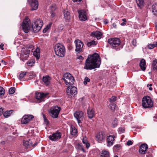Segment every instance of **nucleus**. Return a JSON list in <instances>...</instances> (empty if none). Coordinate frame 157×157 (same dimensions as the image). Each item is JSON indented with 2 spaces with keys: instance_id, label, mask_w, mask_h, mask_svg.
<instances>
[{
  "instance_id": "obj_51",
  "label": "nucleus",
  "mask_w": 157,
  "mask_h": 157,
  "mask_svg": "<svg viewBox=\"0 0 157 157\" xmlns=\"http://www.w3.org/2000/svg\"><path fill=\"white\" fill-rule=\"evenodd\" d=\"M77 59L81 60H82L83 59V58L82 56H78Z\"/></svg>"
},
{
  "instance_id": "obj_23",
  "label": "nucleus",
  "mask_w": 157,
  "mask_h": 157,
  "mask_svg": "<svg viewBox=\"0 0 157 157\" xmlns=\"http://www.w3.org/2000/svg\"><path fill=\"white\" fill-rule=\"evenodd\" d=\"M94 110L91 108H89L87 109V114L88 117L90 119L93 117L94 114Z\"/></svg>"
},
{
  "instance_id": "obj_8",
  "label": "nucleus",
  "mask_w": 157,
  "mask_h": 157,
  "mask_svg": "<svg viewBox=\"0 0 157 157\" xmlns=\"http://www.w3.org/2000/svg\"><path fill=\"white\" fill-rule=\"evenodd\" d=\"M61 109V108L57 106L52 107L50 109L51 116L52 117L54 118L58 117Z\"/></svg>"
},
{
  "instance_id": "obj_35",
  "label": "nucleus",
  "mask_w": 157,
  "mask_h": 157,
  "mask_svg": "<svg viewBox=\"0 0 157 157\" xmlns=\"http://www.w3.org/2000/svg\"><path fill=\"white\" fill-rule=\"evenodd\" d=\"M52 24V23H50L46 27L43 31V33H45L47 32V31L51 27Z\"/></svg>"
},
{
  "instance_id": "obj_7",
  "label": "nucleus",
  "mask_w": 157,
  "mask_h": 157,
  "mask_svg": "<svg viewBox=\"0 0 157 157\" xmlns=\"http://www.w3.org/2000/svg\"><path fill=\"white\" fill-rule=\"evenodd\" d=\"M30 50L28 48H24L22 49L21 52L20 58L23 61L28 59Z\"/></svg>"
},
{
  "instance_id": "obj_64",
  "label": "nucleus",
  "mask_w": 157,
  "mask_h": 157,
  "mask_svg": "<svg viewBox=\"0 0 157 157\" xmlns=\"http://www.w3.org/2000/svg\"><path fill=\"white\" fill-rule=\"evenodd\" d=\"M154 44H156V46H157V42H155Z\"/></svg>"
},
{
  "instance_id": "obj_61",
  "label": "nucleus",
  "mask_w": 157,
  "mask_h": 157,
  "mask_svg": "<svg viewBox=\"0 0 157 157\" xmlns=\"http://www.w3.org/2000/svg\"><path fill=\"white\" fill-rule=\"evenodd\" d=\"M152 86V84H148L147 85V87H148L149 86L150 87H151V86Z\"/></svg>"
},
{
  "instance_id": "obj_5",
  "label": "nucleus",
  "mask_w": 157,
  "mask_h": 157,
  "mask_svg": "<svg viewBox=\"0 0 157 157\" xmlns=\"http://www.w3.org/2000/svg\"><path fill=\"white\" fill-rule=\"evenodd\" d=\"M142 105L144 108H149L152 106L153 102L149 96H146L142 99Z\"/></svg>"
},
{
  "instance_id": "obj_15",
  "label": "nucleus",
  "mask_w": 157,
  "mask_h": 157,
  "mask_svg": "<svg viewBox=\"0 0 157 157\" xmlns=\"http://www.w3.org/2000/svg\"><path fill=\"white\" fill-rule=\"evenodd\" d=\"M36 144V143L33 144L32 141L30 140H24L23 141V145L26 148L31 149L32 148L34 147Z\"/></svg>"
},
{
  "instance_id": "obj_14",
  "label": "nucleus",
  "mask_w": 157,
  "mask_h": 157,
  "mask_svg": "<svg viewBox=\"0 0 157 157\" xmlns=\"http://www.w3.org/2000/svg\"><path fill=\"white\" fill-rule=\"evenodd\" d=\"M83 115L84 113L81 111H77L74 113V116L78 121V123L81 122Z\"/></svg>"
},
{
  "instance_id": "obj_41",
  "label": "nucleus",
  "mask_w": 157,
  "mask_h": 157,
  "mask_svg": "<svg viewBox=\"0 0 157 157\" xmlns=\"http://www.w3.org/2000/svg\"><path fill=\"white\" fill-rule=\"evenodd\" d=\"M156 46V44H150L148 45V48L149 49H151Z\"/></svg>"
},
{
  "instance_id": "obj_46",
  "label": "nucleus",
  "mask_w": 157,
  "mask_h": 157,
  "mask_svg": "<svg viewBox=\"0 0 157 157\" xmlns=\"http://www.w3.org/2000/svg\"><path fill=\"white\" fill-rule=\"evenodd\" d=\"M117 98L115 96H112L109 99L110 102H114L116 100Z\"/></svg>"
},
{
  "instance_id": "obj_6",
  "label": "nucleus",
  "mask_w": 157,
  "mask_h": 157,
  "mask_svg": "<svg viewBox=\"0 0 157 157\" xmlns=\"http://www.w3.org/2000/svg\"><path fill=\"white\" fill-rule=\"evenodd\" d=\"M63 79L65 82V83L68 85H71L74 83V78L72 75L69 73L65 74L63 76Z\"/></svg>"
},
{
  "instance_id": "obj_21",
  "label": "nucleus",
  "mask_w": 157,
  "mask_h": 157,
  "mask_svg": "<svg viewBox=\"0 0 157 157\" xmlns=\"http://www.w3.org/2000/svg\"><path fill=\"white\" fill-rule=\"evenodd\" d=\"M102 35V33L98 31L93 32L90 34L92 36L96 37L98 40L101 39Z\"/></svg>"
},
{
  "instance_id": "obj_56",
  "label": "nucleus",
  "mask_w": 157,
  "mask_h": 157,
  "mask_svg": "<svg viewBox=\"0 0 157 157\" xmlns=\"http://www.w3.org/2000/svg\"><path fill=\"white\" fill-rule=\"evenodd\" d=\"M126 24V23L123 22L121 24V25L122 26H124Z\"/></svg>"
},
{
  "instance_id": "obj_59",
  "label": "nucleus",
  "mask_w": 157,
  "mask_h": 157,
  "mask_svg": "<svg viewBox=\"0 0 157 157\" xmlns=\"http://www.w3.org/2000/svg\"><path fill=\"white\" fill-rule=\"evenodd\" d=\"M55 15V13H51V17H53Z\"/></svg>"
},
{
  "instance_id": "obj_53",
  "label": "nucleus",
  "mask_w": 157,
  "mask_h": 157,
  "mask_svg": "<svg viewBox=\"0 0 157 157\" xmlns=\"http://www.w3.org/2000/svg\"><path fill=\"white\" fill-rule=\"evenodd\" d=\"M3 112V109H2V108L0 107V115H1Z\"/></svg>"
},
{
  "instance_id": "obj_50",
  "label": "nucleus",
  "mask_w": 157,
  "mask_h": 157,
  "mask_svg": "<svg viewBox=\"0 0 157 157\" xmlns=\"http://www.w3.org/2000/svg\"><path fill=\"white\" fill-rule=\"evenodd\" d=\"M36 52V53H40V50L39 48H36V50L34 52Z\"/></svg>"
},
{
  "instance_id": "obj_13",
  "label": "nucleus",
  "mask_w": 157,
  "mask_h": 157,
  "mask_svg": "<svg viewBox=\"0 0 157 157\" xmlns=\"http://www.w3.org/2000/svg\"><path fill=\"white\" fill-rule=\"evenodd\" d=\"M106 136L104 132H100L98 133L96 136V139L99 143L101 142L104 140Z\"/></svg>"
},
{
  "instance_id": "obj_26",
  "label": "nucleus",
  "mask_w": 157,
  "mask_h": 157,
  "mask_svg": "<svg viewBox=\"0 0 157 157\" xmlns=\"http://www.w3.org/2000/svg\"><path fill=\"white\" fill-rule=\"evenodd\" d=\"M64 18L66 20L68 21L70 19V13L69 12L65 10L63 12Z\"/></svg>"
},
{
  "instance_id": "obj_38",
  "label": "nucleus",
  "mask_w": 157,
  "mask_h": 157,
  "mask_svg": "<svg viewBox=\"0 0 157 157\" xmlns=\"http://www.w3.org/2000/svg\"><path fill=\"white\" fill-rule=\"evenodd\" d=\"M117 119L114 120L112 123V126L113 128H115L117 125Z\"/></svg>"
},
{
  "instance_id": "obj_27",
  "label": "nucleus",
  "mask_w": 157,
  "mask_h": 157,
  "mask_svg": "<svg viewBox=\"0 0 157 157\" xmlns=\"http://www.w3.org/2000/svg\"><path fill=\"white\" fill-rule=\"evenodd\" d=\"M152 12L154 15L157 16V4H155L152 6Z\"/></svg>"
},
{
  "instance_id": "obj_11",
  "label": "nucleus",
  "mask_w": 157,
  "mask_h": 157,
  "mask_svg": "<svg viewBox=\"0 0 157 157\" xmlns=\"http://www.w3.org/2000/svg\"><path fill=\"white\" fill-rule=\"evenodd\" d=\"M75 52L78 53L81 52L84 45L83 43L80 40L77 39L75 40Z\"/></svg>"
},
{
  "instance_id": "obj_20",
  "label": "nucleus",
  "mask_w": 157,
  "mask_h": 157,
  "mask_svg": "<svg viewBox=\"0 0 157 157\" xmlns=\"http://www.w3.org/2000/svg\"><path fill=\"white\" fill-rule=\"evenodd\" d=\"M114 136H109L107 139V145L111 146L113 145L115 141Z\"/></svg>"
},
{
  "instance_id": "obj_49",
  "label": "nucleus",
  "mask_w": 157,
  "mask_h": 157,
  "mask_svg": "<svg viewBox=\"0 0 157 157\" xmlns=\"http://www.w3.org/2000/svg\"><path fill=\"white\" fill-rule=\"evenodd\" d=\"M133 143L131 140H128L126 143V144L128 146H130Z\"/></svg>"
},
{
  "instance_id": "obj_47",
  "label": "nucleus",
  "mask_w": 157,
  "mask_h": 157,
  "mask_svg": "<svg viewBox=\"0 0 157 157\" xmlns=\"http://www.w3.org/2000/svg\"><path fill=\"white\" fill-rule=\"evenodd\" d=\"M120 147L121 145L120 144H117L114 146V148L116 149L117 150H119L120 149Z\"/></svg>"
},
{
  "instance_id": "obj_55",
  "label": "nucleus",
  "mask_w": 157,
  "mask_h": 157,
  "mask_svg": "<svg viewBox=\"0 0 157 157\" xmlns=\"http://www.w3.org/2000/svg\"><path fill=\"white\" fill-rule=\"evenodd\" d=\"M4 46V44H0V48L2 50H3L4 49V48L3 47Z\"/></svg>"
},
{
  "instance_id": "obj_30",
  "label": "nucleus",
  "mask_w": 157,
  "mask_h": 157,
  "mask_svg": "<svg viewBox=\"0 0 157 157\" xmlns=\"http://www.w3.org/2000/svg\"><path fill=\"white\" fill-rule=\"evenodd\" d=\"M97 44L96 42L94 40H93L92 41L88 42L87 44V46L89 47H93Z\"/></svg>"
},
{
  "instance_id": "obj_57",
  "label": "nucleus",
  "mask_w": 157,
  "mask_h": 157,
  "mask_svg": "<svg viewBox=\"0 0 157 157\" xmlns=\"http://www.w3.org/2000/svg\"><path fill=\"white\" fill-rule=\"evenodd\" d=\"M113 27L116 28L117 27V25H116V24L115 23H113Z\"/></svg>"
},
{
  "instance_id": "obj_43",
  "label": "nucleus",
  "mask_w": 157,
  "mask_h": 157,
  "mask_svg": "<svg viewBox=\"0 0 157 157\" xmlns=\"http://www.w3.org/2000/svg\"><path fill=\"white\" fill-rule=\"evenodd\" d=\"M43 116L45 123L46 124H48L49 123V122L48 120V119H47L45 115L44 114H43Z\"/></svg>"
},
{
  "instance_id": "obj_42",
  "label": "nucleus",
  "mask_w": 157,
  "mask_h": 157,
  "mask_svg": "<svg viewBox=\"0 0 157 157\" xmlns=\"http://www.w3.org/2000/svg\"><path fill=\"white\" fill-rule=\"evenodd\" d=\"M34 63V62L31 60H29L27 63V64L28 66L31 67L33 66Z\"/></svg>"
},
{
  "instance_id": "obj_45",
  "label": "nucleus",
  "mask_w": 157,
  "mask_h": 157,
  "mask_svg": "<svg viewBox=\"0 0 157 157\" xmlns=\"http://www.w3.org/2000/svg\"><path fill=\"white\" fill-rule=\"evenodd\" d=\"M118 131L120 133H123L124 131V127H120L118 128Z\"/></svg>"
},
{
  "instance_id": "obj_19",
  "label": "nucleus",
  "mask_w": 157,
  "mask_h": 157,
  "mask_svg": "<svg viewBox=\"0 0 157 157\" xmlns=\"http://www.w3.org/2000/svg\"><path fill=\"white\" fill-rule=\"evenodd\" d=\"M147 148L148 146L147 144H142L140 145V147L139 152L142 154H144L146 153Z\"/></svg>"
},
{
  "instance_id": "obj_24",
  "label": "nucleus",
  "mask_w": 157,
  "mask_h": 157,
  "mask_svg": "<svg viewBox=\"0 0 157 157\" xmlns=\"http://www.w3.org/2000/svg\"><path fill=\"white\" fill-rule=\"evenodd\" d=\"M51 78L49 76H46L43 78V81L46 86L48 85L50 83Z\"/></svg>"
},
{
  "instance_id": "obj_31",
  "label": "nucleus",
  "mask_w": 157,
  "mask_h": 157,
  "mask_svg": "<svg viewBox=\"0 0 157 157\" xmlns=\"http://www.w3.org/2000/svg\"><path fill=\"white\" fill-rule=\"evenodd\" d=\"M82 142L83 144H84L86 146V147L87 148H88L90 146V144L89 143H88L87 140V138L86 137H84L83 138Z\"/></svg>"
},
{
  "instance_id": "obj_2",
  "label": "nucleus",
  "mask_w": 157,
  "mask_h": 157,
  "mask_svg": "<svg viewBox=\"0 0 157 157\" xmlns=\"http://www.w3.org/2000/svg\"><path fill=\"white\" fill-rule=\"evenodd\" d=\"M101 63L99 55L96 53L89 55L86 60L84 68L92 70L99 67Z\"/></svg>"
},
{
  "instance_id": "obj_32",
  "label": "nucleus",
  "mask_w": 157,
  "mask_h": 157,
  "mask_svg": "<svg viewBox=\"0 0 157 157\" xmlns=\"http://www.w3.org/2000/svg\"><path fill=\"white\" fill-rule=\"evenodd\" d=\"M152 66L153 69L157 71V59H155L153 61Z\"/></svg>"
},
{
  "instance_id": "obj_10",
  "label": "nucleus",
  "mask_w": 157,
  "mask_h": 157,
  "mask_svg": "<svg viewBox=\"0 0 157 157\" xmlns=\"http://www.w3.org/2000/svg\"><path fill=\"white\" fill-rule=\"evenodd\" d=\"M62 133L58 131L53 133L49 136V139L53 141H56L59 140L61 138Z\"/></svg>"
},
{
  "instance_id": "obj_28",
  "label": "nucleus",
  "mask_w": 157,
  "mask_h": 157,
  "mask_svg": "<svg viewBox=\"0 0 157 157\" xmlns=\"http://www.w3.org/2000/svg\"><path fill=\"white\" fill-rule=\"evenodd\" d=\"M13 110H10L6 111L3 113V116L5 118H7L11 115L13 113Z\"/></svg>"
},
{
  "instance_id": "obj_25",
  "label": "nucleus",
  "mask_w": 157,
  "mask_h": 157,
  "mask_svg": "<svg viewBox=\"0 0 157 157\" xmlns=\"http://www.w3.org/2000/svg\"><path fill=\"white\" fill-rule=\"evenodd\" d=\"M110 154L107 150H102L100 153V157H110Z\"/></svg>"
},
{
  "instance_id": "obj_58",
  "label": "nucleus",
  "mask_w": 157,
  "mask_h": 157,
  "mask_svg": "<svg viewBox=\"0 0 157 157\" xmlns=\"http://www.w3.org/2000/svg\"><path fill=\"white\" fill-rule=\"evenodd\" d=\"M1 63L5 65H6V62L3 60H2Z\"/></svg>"
},
{
  "instance_id": "obj_12",
  "label": "nucleus",
  "mask_w": 157,
  "mask_h": 157,
  "mask_svg": "<svg viewBox=\"0 0 157 157\" xmlns=\"http://www.w3.org/2000/svg\"><path fill=\"white\" fill-rule=\"evenodd\" d=\"M34 118L33 116L31 115H26L24 116L21 119L22 124H27L30 122Z\"/></svg>"
},
{
  "instance_id": "obj_1",
  "label": "nucleus",
  "mask_w": 157,
  "mask_h": 157,
  "mask_svg": "<svg viewBox=\"0 0 157 157\" xmlns=\"http://www.w3.org/2000/svg\"><path fill=\"white\" fill-rule=\"evenodd\" d=\"M43 21L40 19L37 20L34 23L31 24L29 19L26 17L23 21L22 27L23 30L25 33L29 31L34 33L39 32L43 26Z\"/></svg>"
},
{
  "instance_id": "obj_9",
  "label": "nucleus",
  "mask_w": 157,
  "mask_h": 157,
  "mask_svg": "<svg viewBox=\"0 0 157 157\" xmlns=\"http://www.w3.org/2000/svg\"><path fill=\"white\" fill-rule=\"evenodd\" d=\"M66 92L69 97H71L72 96L76 94L77 93V88L71 85L68 87Z\"/></svg>"
},
{
  "instance_id": "obj_17",
  "label": "nucleus",
  "mask_w": 157,
  "mask_h": 157,
  "mask_svg": "<svg viewBox=\"0 0 157 157\" xmlns=\"http://www.w3.org/2000/svg\"><path fill=\"white\" fill-rule=\"evenodd\" d=\"M31 6V10H35L37 9L38 6V2L37 0H28Z\"/></svg>"
},
{
  "instance_id": "obj_40",
  "label": "nucleus",
  "mask_w": 157,
  "mask_h": 157,
  "mask_svg": "<svg viewBox=\"0 0 157 157\" xmlns=\"http://www.w3.org/2000/svg\"><path fill=\"white\" fill-rule=\"evenodd\" d=\"M90 78H88L87 77H86L84 79L83 82V83L84 85L87 84L88 82H90Z\"/></svg>"
},
{
  "instance_id": "obj_22",
  "label": "nucleus",
  "mask_w": 157,
  "mask_h": 157,
  "mask_svg": "<svg viewBox=\"0 0 157 157\" xmlns=\"http://www.w3.org/2000/svg\"><path fill=\"white\" fill-rule=\"evenodd\" d=\"M139 66L141 70L143 71H144L146 68V63L145 60L142 59L140 61L139 63Z\"/></svg>"
},
{
  "instance_id": "obj_44",
  "label": "nucleus",
  "mask_w": 157,
  "mask_h": 157,
  "mask_svg": "<svg viewBox=\"0 0 157 157\" xmlns=\"http://www.w3.org/2000/svg\"><path fill=\"white\" fill-rule=\"evenodd\" d=\"M33 55L36 57V59H39L40 55V53H36V52H34L33 53Z\"/></svg>"
},
{
  "instance_id": "obj_52",
  "label": "nucleus",
  "mask_w": 157,
  "mask_h": 157,
  "mask_svg": "<svg viewBox=\"0 0 157 157\" xmlns=\"http://www.w3.org/2000/svg\"><path fill=\"white\" fill-rule=\"evenodd\" d=\"M74 2H76L77 3H79L82 0H72Z\"/></svg>"
},
{
  "instance_id": "obj_36",
  "label": "nucleus",
  "mask_w": 157,
  "mask_h": 157,
  "mask_svg": "<svg viewBox=\"0 0 157 157\" xmlns=\"http://www.w3.org/2000/svg\"><path fill=\"white\" fill-rule=\"evenodd\" d=\"M116 107V105L114 103H111L109 105V108L112 110H114L115 109Z\"/></svg>"
},
{
  "instance_id": "obj_63",
  "label": "nucleus",
  "mask_w": 157,
  "mask_h": 157,
  "mask_svg": "<svg viewBox=\"0 0 157 157\" xmlns=\"http://www.w3.org/2000/svg\"><path fill=\"white\" fill-rule=\"evenodd\" d=\"M82 151H83V152H84L85 151V150H84V149L83 148H82Z\"/></svg>"
},
{
  "instance_id": "obj_62",
  "label": "nucleus",
  "mask_w": 157,
  "mask_h": 157,
  "mask_svg": "<svg viewBox=\"0 0 157 157\" xmlns=\"http://www.w3.org/2000/svg\"><path fill=\"white\" fill-rule=\"evenodd\" d=\"M149 89L150 90H152L153 89L151 87H150L149 88Z\"/></svg>"
},
{
  "instance_id": "obj_29",
  "label": "nucleus",
  "mask_w": 157,
  "mask_h": 157,
  "mask_svg": "<svg viewBox=\"0 0 157 157\" xmlns=\"http://www.w3.org/2000/svg\"><path fill=\"white\" fill-rule=\"evenodd\" d=\"M71 134L72 135L75 136L77 133V131L76 128L74 126H71Z\"/></svg>"
},
{
  "instance_id": "obj_33",
  "label": "nucleus",
  "mask_w": 157,
  "mask_h": 157,
  "mask_svg": "<svg viewBox=\"0 0 157 157\" xmlns=\"http://www.w3.org/2000/svg\"><path fill=\"white\" fill-rule=\"evenodd\" d=\"M136 2L138 6L140 7L144 5V0H136Z\"/></svg>"
},
{
  "instance_id": "obj_54",
  "label": "nucleus",
  "mask_w": 157,
  "mask_h": 157,
  "mask_svg": "<svg viewBox=\"0 0 157 157\" xmlns=\"http://www.w3.org/2000/svg\"><path fill=\"white\" fill-rule=\"evenodd\" d=\"M104 22L105 24H107L108 22V21L107 19H105L104 20Z\"/></svg>"
},
{
  "instance_id": "obj_37",
  "label": "nucleus",
  "mask_w": 157,
  "mask_h": 157,
  "mask_svg": "<svg viewBox=\"0 0 157 157\" xmlns=\"http://www.w3.org/2000/svg\"><path fill=\"white\" fill-rule=\"evenodd\" d=\"M15 88L14 87H12L10 88L9 90V94H13L15 92Z\"/></svg>"
},
{
  "instance_id": "obj_16",
  "label": "nucleus",
  "mask_w": 157,
  "mask_h": 157,
  "mask_svg": "<svg viewBox=\"0 0 157 157\" xmlns=\"http://www.w3.org/2000/svg\"><path fill=\"white\" fill-rule=\"evenodd\" d=\"M78 17L80 20L84 21L87 19L86 12L84 10H78Z\"/></svg>"
},
{
  "instance_id": "obj_34",
  "label": "nucleus",
  "mask_w": 157,
  "mask_h": 157,
  "mask_svg": "<svg viewBox=\"0 0 157 157\" xmlns=\"http://www.w3.org/2000/svg\"><path fill=\"white\" fill-rule=\"evenodd\" d=\"M26 72H24L22 73H21L19 76V79L21 80L26 75Z\"/></svg>"
},
{
  "instance_id": "obj_18",
  "label": "nucleus",
  "mask_w": 157,
  "mask_h": 157,
  "mask_svg": "<svg viewBox=\"0 0 157 157\" xmlns=\"http://www.w3.org/2000/svg\"><path fill=\"white\" fill-rule=\"evenodd\" d=\"M46 94L44 93L36 92L35 93V98L38 101V102L40 103L46 97Z\"/></svg>"
},
{
  "instance_id": "obj_3",
  "label": "nucleus",
  "mask_w": 157,
  "mask_h": 157,
  "mask_svg": "<svg viewBox=\"0 0 157 157\" xmlns=\"http://www.w3.org/2000/svg\"><path fill=\"white\" fill-rule=\"evenodd\" d=\"M54 51L56 54L60 57H63L65 56V48L63 45L58 43L55 46Z\"/></svg>"
},
{
  "instance_id": "obj_48",
  "label": "nucleus",
  "mask_w": 157,
  "mask_h": 157,
  "mask_svg": "<svg viewBox=\"0 0 157 157\" xmlns=\"http://www.w3.org/2000/svg\"><path fill=\"white\" fill-rule=\"evenodd\" d=\"M132 44L135 47L136 46V41L135 39H133L132 41Z\"/></svg>"
},
{
  "instance_id": "obj_4",
  "label": "nucleus",
  "mask_w": 157,
  "mask_h": 157,
  "mask_svg": "<svg viewBox=\"0 0 157 157\" xmlns=\"http://www.w3.org/2000/svg\"><path fill=\"white\" fill-rule=\"evenodd\" d=\"M108 42L110 44L111 48L116 49L117 50H119L120 49V48H118L121 44L119 38H114L109 39Z\"/></svg>"
},
{
  "instance_id": "obj_60",
  "label": "nucleus",
  "mask_w": 157,
  "mask_h": 157,
  "mask_svg": "<svg viewBox=\"0 0 157 157\" xmlns=\"http://www.w3.org/2000/svg\"><path fill=\"white\" fill-rule=\"evenodd\" d=\"M122 21H123L124 22L126 23L127 20L125 18H124L122 19Z\"/></svg>"
},
{
  "instance_id": "obj_39",
  "label": "nucleus",
  "mask_w": 157,
  "mask_h": 157,
  "mask_svg": "<svg viewBox=\"0 0 157 157\" xmlns=\"http://www.w3.org/2000/svg\"><path fill=\"white\" fill-rule=\"evenodd\" d=\"M5 94V90L2 87L0 86V95L2 96Z\"/></svg>"
}]
</instances>
